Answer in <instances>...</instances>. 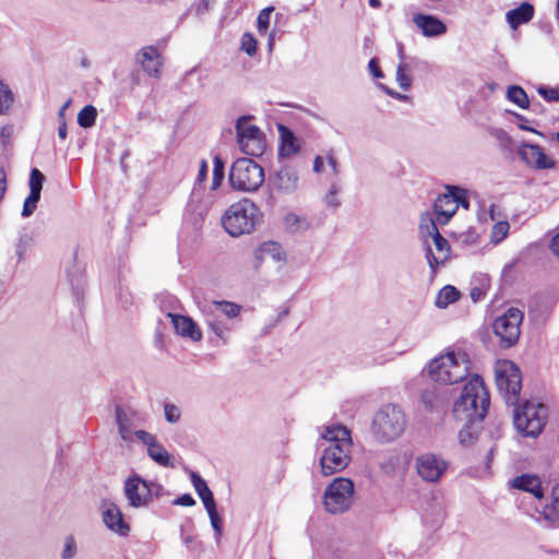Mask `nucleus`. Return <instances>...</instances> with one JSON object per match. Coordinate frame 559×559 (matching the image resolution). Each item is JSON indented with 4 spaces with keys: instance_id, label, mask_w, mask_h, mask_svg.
Listing matches in <instances>:
<instances>
[{
    "instance_id": "45",
    "label": "nucleus",
    "mask_w": 559,
    "mask_h": 559,
    "mask_svg": "<svg viewBox=\"0 0 559 559\" xmlns=\"http://www.w3.org/2000/svg\"><path fill=\"white\" fill-rule=\"evenodd\" d=\"M209 326L217 337L223 340L224 343L226 342L228 329L222 322L214 320L209 323Z\"/></svg>"
},
{
    "instance_id": "39",
    "label": "nucleus",
    "mask_w": 559,
    "mask_h": 559,
    "mask_svg": "<svg viewBox=\"0 0 559 559\" xmlns=\"http://www.w3.org/2000/svg\"><path fill=\"white\" fill-rule=\"evenodd\" d=\"M274 11L273 7H267L260 11L258 19H257V28L260 34H265L269 25H270V19L271 13Z\"/></svg>"
},
{
    "instance_id": "64",
    "label": "nucleus",
    "mask_w": 559,
    "mask_h": 559,
    "mask_svg": "<svg viewBox=\"0 0 559 559\" xmlns=\"http://www.w3.org/2000/svg\"><path fill=\"white\" fill-rule=\"evenodd\" d=\"M552 138L559 144V131L556 132Z\"/></svg>"
},
{
    "instance_id": "43",
    "label": "nucleus",
    "mask_w": 559,
    "mask_h": 559,
    "mask_svg": "<svg viewBox=\"0 0 559 559\" xmlns=\"http://www.w3.org/2000/svg\"><path fill=\"white\" fill-rule=\"evenodd\" d=\"M537 93L547 102H559V87L539 86Z\"/></svg>"
},
{
    "instance_id": "60",
    "label": "nucleus",
    "mask_w": 559,
    "mask_h": 559,
    "mask_svg": "<svg viewBox=\"0 0 559 559\" xmlns=\"http://www.w3.org/2000/svg\"><path fill=\"white\" fill-rule=\"evenodd\" d=\"M386 93L392 95L393 97H395L396 99H405L406 96L405 95H402V94H399V93H393L392 91L390 90H386Z\"/></svg>"
},
{
    "instance_id": "2",
    "label": "nucleus",
    "mask_w": 559,
    "mask_h": 559,
    "mask_svg": "<svg viewBox=\"0 0 559 559\" xmlns=\"http://www.w3.org/2000/svg\"><path fill=\"white\" fill-rule=\"evenodd\" d=\"M322 438L328 444L320 459L321 471L330 476L343 471L349 463L353 445L350 431L342 425L326 427Z\"/></svg>"
},
{
    "instance_id": "29",
    "label": "nucleus",
    "mask_w": 559,
    "mask_h": 559,
    "mask_svg": "<svg viewBox=\"0 0 559 559\" xmlns=\"http://www.w3.org/2000/svg\"><path fill=\"white\" fill-rule=\"evenodd\" d=\"M507 97L510 102L522 109L530 108V99L526 92L519 85H512L507 91Z\"/></svg>"
},
{
    "instance_id": "31",
    "label": "nucleus",
    "mask_w": 559,
    "mask_h": 559,
    "mask_svg": "<svg viewBox=\"0 0 559 559\" xmlns=\"http://www.w3.org/2000/svg\"><path fill=\"white\" fill-rule=\"evenodd\" d=\"M96 118V108L92 105H86L78 114V123L82 128H91L95 124Z\"/></svg>"
},
{
    "instance_id": "5",
    "label": "nucleus",
    "mask_w": 559,
    "mask_h": 559,
    "mask_svg": "<svg viewBox=\"0 0 559 559\" xmlns=\"http://www.w3.org/2000/svg\"><path fill=\"white\" fill-rule=\"evenodd\" d=\"M228 180L236 191L255 192L264 182V170L251 158H237L231 164Z\"/></svg>"
},
{
    "instance_id": "14",
    "label": "nucleus",
    "mask_w": 559,
    "mask_h": 559,
    "mask_svg": "<svg viewBox=\"0 0 559 559\" xmlns=\"http://www.w3.org/2000/svg\"><path fill=\"white\" fill-rule=\"evenodd\" d=\"M102 515L103 522L108 530L120 536H127L130 532V526L123 520V515L119 507L108 500L102 501Z\"/></svg>"
},
{
    "instance_id": "41",
    "label": "nucleus",
    "mask_w": 559,
    "mask_h": 559,
    "mask_svg": "<svg viewBox=\"0 0 559 559\" xmlns=\"http://www.w3.org/2000/svg\"><path fill=\"white\" fill-rule=\"evenodd\" d=\"M207 513H209V516H210V520H211V524L214 528V531L216 532V535L217 537H219L222 535V532H223V526H222V520H221V516L217 512V509H216V504L212 506V507H207L205 508Z\"/></svg>"
},
{
    "instance_id": "20",
    "label": "nucleus",
    "mask_w": 559,
    "mask_h": 559,
    "mask_svg": "<svg viewBox=\"0 0 559 559\" xmlns=\"http://www.w3.org/2000/svg\"><path fill=\"white\" fill-rule=\"evenodd\" d=\"M176 332L181 336L189 337L194 342L202 338V332L198 324L188 316L169 313Z\"/></svg>"
},
{
    "instance_id": "1",
    "label": "nucleus",
    "mask_w": 559,
    "mask_h": 559,
    "mask_svg": "<svg viewBox=\"0 0 559 559\" xmlns=\"http://www.w3.org/2000/svg\"><path fill=\"white\" fill-rule=\"evenodd\" d=\"M489 405V392L481 377L478 374L472 376L453 406L454 416L466 423L459 431V441L462 447H471L477 440V431L471 425L474 421H481L486 417Z\"/></svg>"
},
{
    "instance_id": "25",
    "label": "nucleus",
    "mask_w": 559,
    "mask_h": 559,
    "mask_svg": "<svg viewBox=\"0 0 559 559\" xmlns=\"http://www.w3.org/2000/svg\"><path fill=\"white\" fill-rule=\"evenodd\" d=\"M257 257L262 260L272 259L275 262H283L286 259V253L278 242L265 241L259 247Z\"/></svg>"
},
{
    "instance_id": "35",
    "label": "nucleus",
    "mask_w": 559,
    "mask_h": 559,
    "mask_svg": "<svg viewBox=\"0 0 559 559\" xmlns=\"http://www.w3.org/2000/svg\"><path fill=\"white\" fill-rule=\"evenodd\" d=\"M14 97L9 86L0 80V114H5L13 104Z\"/></svg>"
},
{
    "instance_id": "49",
    "label": "nucleus",
    "mask_w": 559,
    "mask_h": 559,
    "mask_svg": "<svg viewBox=\"0 0 559 559\" xmlns=\"http://www.w3.org/2000/svg\"><path fill=\"white\" fill-rule=\"evenodd\" d=\"M135 436L139 440L147 445V449L150 448V444H154L157 441L155 436L144 430H138Z\"/></svg>"
},
{
    "instance_id": "37",
    "label": "nucleus",
    "mask_w": 559,
    "mask_h": 559,
    "mask_svg": "<svg viewBox=\"0 0 559 559\" xmlns=\"http://www.w3.org/2000/svg\"><path fill=\"white\" fill-rule=\"evenodd\" d=\"M240 49L246 52L248 56L252 57L257 53L258 41L253 37L251 33H245L241 36V46Z\"/></svg>"
},
{
    "instance_id": "23",
    "label": "nucleus",
    "mask_w": 559,
    "mask_h": 559,
    "mask_svg": "<svg viewBox=\"0 0 559 559\" xmlns=\"http://www.w3.org/2000/svg\"><path fill=\"white\" fill-rule=\"evenodd\" d=\"M277 130L281 139L278 155L282 157H290L297 154L299 152V141L293 131L284 124H278Z\"/></svg>"
},
{
    "instance_id": "3",
    "label": "nucleus",
    "mask_w": 559,
    "mask_h": 559,
    "mask_svg": "<svg viewBox=\"0 0 559 559\" xmlns=\"http://www.w3.org/2000/svg\"><path fill=\"white\" fill-rule=\"evenodd\" d=\"M261 217L258 205L248 198L231 203L222 215V226L231 237L251 234Z\"/></svg>"
},
{
    "instance_id": "46",
    "label": "nucleus",
    "mask_w": 559,
    "mask_h": 559,
    "mask_svg": "<svg viewBox=\"0 0 559 559\" xmlns=\"http://www.w3.org/2000/svg\"><path fill=\"white\" fill-rule=\"evenodd\" d=\"M431 223H435L436 225L438 224L437 219L435 221L430 217L429 214H426L421 217L419 227H420V230L423 231V234L433 237L435 230L432 229V227L430 225Z\"/></svg>"
},
{
    "instance_id": "40",
    "label": "nucleus",
    "mask_w": 559,
    "mask_h": 559,
    "mask_svg": "<svg viewBox=\"0 0 559 559\" xmlns=\"http://www.w3.org/2000/svg\"><path fill=\"white\" fill-rule=\"evenodd\" d=\"M39 199H40V194L29 192L28 197L25 199L24 204H23L22 216H24V217L31 216L34 213V211L36 210Z\"/></svg>"
},
{
    "instance_id": "13",
    "label": "nucleus",
    "mask_w": 559,
    "mask_h": 559,
    "mask_svg": "<svg viewBox=\"0 0 559 559\" xmlns=\"http://www.w3.org/2000/svg\"><path fill=\"white\" fill-rule=\"evenodd\" d=\"M448 467L449 463L447 461L438 459L431 453L423 454L416 460L418 475L428 483H437Z\"/></svg>"
},
{
    "instance_id": "54",
    "label": "nucleus",
    "mask_w": 559,
    "mask_h": 559,
    "mask_svg": "<svg viewBox=\"0 0 559 559\" xmlns=\"http://www.w3.org/2000/svg\"><path fill=\"white\" fill-rule=\"evenodd\" d=\"M175 504L182 506V507H192L195 504V500L193 497L189 493H185L180 497H178L175 501Z\"/></svg>"
},
{
    "instance_id": "19",
    "label": "nucleus",
    "mask_w": 559,
    "mask_h": 559,
    "mask_svg": "<svg viewBox=\"0 0 559 559\" xmlns=\"http://www.w3.org/2000/svg\"><path fill=\"white\" fill-rule=\"evenodd\" d=\"M510 485L514 489L532 493L536 499L544 498L542 480L537 475L522 474L520 476L514 477L511 480Z\"/></svg>"
},
{
    "instance_id": "53",
    "label": "nucleus",
    "mask_w": 559,
    "mask_h": 559,
    "mask_svg": "<svg viewBox=\"0 0 559 559\" xmlns=\"http://www.w3.org/2000/svg\"><path fill=\"white\" fill-rule=\"evenodd\" d=\"M32 239L27 236L21 237L17 243L16 252L20 258L23 257V254L26 252L28 247L31 246Z\"/></svg>"
},
{
    "instance_id": "42",
    "label": "nucleus",
    "mask_w": 559,
    "mask_h": 559,
    "mask_svg": "<svg viewBox=\"0 0 559 559\" xmlns=\"http://www.w3.org/2000/svg\"><path fill=\"white\" fill-rule=\"evenodd\" d=\"M447 189H452L453 194H455V203H457V207L461 205L465 210L469 209L466 190L454 186H448Z\"/></svg>"
},
{
    "instance_id": "12",
    "label": "nucleus",
    "mask_w": 559,
    "mask_h": 559,
    "mask_svg": "<svg viewBox=\"0 0 559 559\" xmlns=\"http://www.w3.org/2000/svg\"><path fill=\"white\" fill-rule=\"evenodd\" d=\"M162 490V485L147 481L138 475L129 477L124 483V495L133 508L147 506Z\"/></svg>"
},
{
    "instance_id": "34",
    "label": "nucleus",
    "mask_w": 559,
    "mask_h": 559,
    "mask_svg": "<svg viewBox=\"0 0 559 559\" xmlns=\"http://www.w3.org/2000/svg\"><path fill=\"white\" fill-rule=\"evenodd\" d=\"M213 305L215 308L228 319H233L239 316L241 311V306L231 301H214Z\"/></svg>"
},
{
    "instance_id": "51",
    "label": "nucleus",
    "mask_w": 559,
    "mask_h": 559,
    "mask_svg": "<svg viewBox=\"0 0 559 559\" xmlns=\"http://www.w3.org/2000/svg\"><path fill=\"white\" fill-rule=\"evenodd\" d=\"M509 228H510V225L508 222H499V223L495 224L492 234L495 236L500 235V239H503L507 236Z\"/></svg>"
},
{
    "instance_id": "57",
    "label": "nucleus",
    "mask_w": 559,
    "mask_h": 559,
    "mask_svg": "<svg viewBox=\"0 0 559 559\" xmlns=\"http://www.w3.org/2000/svg\"><path fill=\"white\" fill-rule=\"evenodd\" d=\"M550 249L552 253L559 258V233L552 238Z\"/></svg>"
},
{
    "instance_id": "16",
    "label": "nucleus",
    "mask_w": 559,
    "mask_h": 559,
    "mask_svg": "<svg viewBox=\"0 0 559 559\" xmlns=\"http://www.w3.org/2000/svg\"><path fill=\"white\" fill-rule=\"evenodd\" d=\"M136 61L143 71L153 78H159L163 70V57L155 46L143 47L136 53Z\"/></svg>"
},
{
    "instance_id": "22",
    "label": "nucleus",
    "mask_w": 559,
    "mask_h": 559,
    "mask_svg": "<svg viewBox=\"0 0 559 559\" xmlns=\"http://www.w3.org/2000/svg\"><path fill=\"white\" fill-rule=\"evenodd\" d=\"M414 23L419 27L425 36H439L447 32L444 23L436 16L426 14L414 15Z\"/></svg>"
},
{
    "instance_id": "18",
    "label": "nucleus",
    "mask_w": 559,
    "mask_h": 559,
    "mask_svg": "<svg viewBox=\"0 0 559 559\" xmlns=\"http://www.w3.org/2000/svg\"><path fill=\"white\" fill-rule=\"evenodd\" d=\"M430 225L435 230V236L432 237V240L438 252V255L432 254L431 249L428 248L427 259L430 269L432 270V272H436L438 266L449 259L451 253V247L449 241L440 234L437 225L435 223H431Z\"/></svg>"
},
{
    "instance_id": "38",
    "label": "nucleus",
    "mask_w": 559,
    "mask_h": 559,
    "mask_svg": "<svg viewBox=\"0 0 559 559\" xmlns=\"http://www.w3.org/2000/svg\"><path fill=\"white\" fill-rule=\"evenodd\" d=\"M44 180H45V177L39 169H37V168L32 169L31 175H29V192L40 194Z\"/></svg>"
},
{
    "instance_id": "11",
    "label": "nucleus",
    "mask_w": 559,
    "mask_h": 559,
    "mask_svg": "<svg viewBox=\"0 0 559 559\" xmlns=\"http://www.w3.org/2000/svg\"><path fill=\"white\" fill-rule=\"evenodd\" d=\"M523 319V311L511 307L493 321V333L499 337L502 348H510L518 343Z\"/></svg>"
},
{
    "instance_id": "30",
    "label": "nucleus",
    "mask_w": 559,
    "mask_h": 559,
    "mask_svg": "<svg viewBox=\"0 0 559 559\" xmlns=\"http://www.w3.org/2000/svg\"><path fill=\"white\" fill-rule=\"evenodd\" d=\"M225 177V164L223 159L215 155L213 158V171L210 189L216 191L223 183Z\"/></svg>"
},
{
    "instance_id": "7",
    "label": "nucleus",
    "mask_w": 559,
    "mask_h": 559,
    "mask_svg": "<svg viewBox=\"0 0 559 559\" xmlns=\"http://www.w3.org/2000/svg\"><path fill=\"white\" fill-rule=\"evenodd\" d=\"M547 409L538 403L526 402L514 412V425L516 429L527 437L538 436L546 423Z\"/></svg>"
},
{
    "instance_id": "10",
    "label": "nucleus",
    "mask_w": 559,
    "mask_h": 559,
    "mask_svg": "<svg viewBox=\"0 0 559 559\" xmlns=\"http://www.w3.org/2000/svg\"><path fill=\"white\" fill-rule=\"evenodd\" d=\"M354 495V483L349 478L337 477L325 489L323 503L330 513H343L349 509Z\"/></svg>"
},
{
    "instance_id": "50",
    "label": "nucleus",
    "mask_w": 559,
    "mask_h": 559,
    "mask_svg": "<svg viewBox=\"0 0 559 559\" xmlns=\"http://www.w3.org/2000/svg\"><path fill=\"white\" fill-rule=\"evenodd\" d=\"M207 169H209V166H207L206 159H201L200 164H199V171L197 175V183L198 185H202L206 180Z\"/></svg>"
},
{
    "instance_id": "52",
    "label": "nucleus",
    "mask_w": 559,
    "mask_h": 559,
    "mask_svg": "<svg viewBox=\"0 0 559 559\" xmlns=\"http://www.w3.org/2000/svg\"><path fill=\"white\" fill-rule=\"evenodd\" d=\"M70 104V100H68L63 107L61 108L60 112H59V116L61 118H63V111L64 109L68 107V105ZM67 123H66V120L62 119V121L60 122L59 124V128H58V136L61 139V140H66L67 138Z\"/></svg>"
},
{
    "instance_id": "44",
    "label": "nucleus",
    "mask_w": 559,
    "mask_h": 559,
    "mask_svg": "<svg viewBox=\"0 0 559 559\" xmlns=\"http://www.w3.org/2000/svg\"><path fill=\"white\" fill-rule=\"evenodd\" d=\"M164 413H165V418L168 423L175 424L180 418V411L174 404L166 403L164 406Z\"/></svg>"
},
{
    "instance_id": "26",
    "label": "nucleus",
    "mask_w": 559,
    "mask_h": 559,
    "mask_svg": "<svg viewBox=\"0 0 559 559\" xmlns=\"http://www.w3.org/2000/svg\"><path fill=\"white\" fill-rule=\"evenodd\" d=\"M542 514L550 524H559V484L554 486L551 490V501L544 507Z\"/></svg>"
},
{
    "instance_id": "48",
    "label": "nucleus",
    "mask_w": 559,
    "mask_h": 559,
    "mask_svg": "<svg viewBox=\"0 0 559 559\" xmlns=\"http://www.w3.org/2000/svg\"><path fill=\"white\" fill-rule=\"evenodd\" d=\"M421 402L426 408H432L437 402V394L433 391H424L420 395Z\"/></svg>"
},
{
    "instance_id": "24",
    "label": "nucleus",
    "mask_w": 559,
    "mask_h": 559,
    "mask_svg": "<svg viewBox=\"0 0 559 559\" xmlns=\"http://www.w3.org/2000/svg\"><path fill=\"white\" fill-rule=\"evenodd\" d=\"M534 5L528 2L521 3L518 8L507 12V21L509 25L515 29L520 25L530 22L534 16Z\"/></svg>"
},
{
    "instance_id": "27",
    "label": "nucleus",
    "mask_w": 559,
    "mask_h": 559,
    "mask_svg": "<svg viewBox=\"0 0 559 559\" xmlns=\"http://www.w3.org/2000/svg\"><path fill=\"white\" fill-rule=\"evenodd\" d=\"M191 480L198 496L204 504V508L216 504L212 491L210 490L206 481L201 476H199L197 473H192Z\"/></svg>"
},
{
    "instance_id": "59",
    "label": "nucleus",
    "mask_w": 559,
    "mask_h": 559,
    "mask_svg": "<svg viewBox=\"0 0 559 559\" xmlns=\"http://www.w3.org/2000/svg\"><path fill=\"white\" fill-rule=\"evenodd\" d=\"M313 170L316 173H321L323 170V158L321 156H317L314 158Z\"/></svg>"
},
{
    "instance_id": "56",
    "label": "nucleus",
    "mask_w": 559,
    "mask_h": 559,
    "mask_svg": "<svg viewBox=\"0 0 559 559\" xmlns=\"http://www.w3.org/2000/svg\"><path fill=\"white\" fill-rule=\"evenodd\" d=\"M7 191V175L3 168H0V202L4 198Z\"/></svg>"
},
{
    "instance_id": "4",
    "label": "nucleus",
    "mask_w": 559,
    "mask_h": 559,
    "mask_svg": "<svg viewBox=\"0 0 559 559\" xmlns=\"http://www.w3.org/2000/svg\"><path fill=\"white\" fill-rule=\"evenodd\" d=\"M467 358L456 357L453 352L432 359L428 366L429 378L440 384H455L463 381L469 372Z\"/></svg>"
},
{
    "instance_id": "36",
    "label": "nucleus",
    "mask_w": 559,
    "mask_h": 559,
    "mask_svg": "<svg viewBox=\"0 0 559 559\" xmlns=\"http://www.w3.org/2000/svg\"><path fill=\"white\" fill-rule=\"evenodd\" d=\"M408 72L409 68L406 63H400L396 68V81L404 91H407L412 85V79Z\"/></svg>"
},
{
    "instance_id": "9",
    "label": "nucleus",
    "mask_w": 559,
    "mask_h": 559,
    "mask_svg": "<svg viewBox=\"0 0 559 559\" xmlns=\"http://www.w3.org/2000/svg\"><path fill=\"white\" fill-rule=\"evenodd\" d=\"M252 117L242 116L236 122V134L240 150L249 156H260L265 150L263 132L251 122Z\"/></svg>"
},
{
    "instance_id": "8",
    "label": "nucleus",
    "mask_w": 559,
    "mask_h": 559,
    "mask_svg": "<svg viewBox=\"0 0 559 559\" xmlns=\"http://www.w3.org/2000/svg\"><path fill=\"white\" fill-rule=\"evenodd\" d=\"M496 383L498 390L510 404L519 402L522 388V373L520 368L511 360L499 361L496 366Z\"/></svg>"
},
{
    "instance_id": "17",
    "label": "nucleus",
    "mask_w": 559,
    "mask_h": 559,
    "mask_svg": "<svg viewBox=\"0 0 559 559\" xmlns=\"http://www.w3.org/2000/svg\"><path fill=\"white\" fill-rule=\"evenodd\" d=\"M455 194L452 189H448L447 193L440 194L433 204V212L436 219L440 225H447L457 211V203H455Z\"/></svg>"
},
{
    "instance_id": "28",
    "label": "nucleus",
    "mask_w": 559,
    "mask_h": 559,
    "mask_svg": "<svg viewBox=\"0 0 559 559\" xmlns=\"http://www.w3.org/2000/svg\"><path fill=\"white\" fill-rule=\"evenodd\" d=\"M147 453L152 460L164 467H174V463L170 460L168 451L159 442L150 444Z\"/></svg>"
},
{
    "instance_id": "62",
    "label": "nucleus",
    "mask_w": 559,
    "mask_h": 559,
    "mask_svg": "<svg viewBox=\"0 0 559 559\" xmlns=\"http://www.w3.org/2000/svg\"><path fill=\"white\" fill-rule=\"evenodd\" d=\"M520 128L522 130H526V131H530V132L538 133L535 129L526 127V123L520 124Z\"/></svg>"
},
{
    "instance_id": "58",
    "label": "nucleus",
    "mask_w": 559,
    "mask_h": 559,
    "mask_svg": "<svg viewBox=\"0 0 559 559\" xmlns=\"http://www.w3.org/2000/svg\"><path fill=\"white\" fill-rule=\"evenodd\" d=\"M326 162H328L329 166L331 167L332 173L335 175L337 173V162H336L335 157L333 155L329 154L326 156Z\"/></svg>"
},
{
    "instance_id": "15",
    "label": "nucleus",
    "mask_w": 559,
    "mask_h": 559,
    "mask_svg": "<svg viewBox=\"0 0 559 559\" xmlns=\"http://www.w3.org/2000/svg\"><path fill=\"white\" fill-rule=\"evenodd\" d=\"M519 155L528 166L536 169H551L556 165L555 160L537 144H522L519 147Z\"/></svg>"
},
{
    "instance_id": "55",
    "label": "nucleus",
    "mask_w": 559,
    "mask_h": 559,
    "mask_svg": "<svg viewBox=\"0 0 559 559\" xmlns=\"http://www.w3.org/2000/svg\"><path fill=\"white\" fill-rule=\"evenodd\" d=\"M368 68L371 72V74L379 79V78H383V72L382 70L380 69L379 67V63H378V60L376 58H372L369 63H368Z\"/></svg>"
},
{
    "instance_id": "47",
    "label": "nucleus",
    "mask_w": 559,
    "mask_h": 559,
    "mask_svg": "<svg viewBox=\"0 0 559 559\" xmlns=\"http://www.w3.org/2000/svg\"><path fill=\"white\" fill-rule=\"evenodd\" d=\"M75 555V540L73 536L66 537L64 549L62 551L63 559H71Z\"/></svg>"
},
{
    "instance_id": "33",
    "label": "nucleus",
    "mask_w": 559,
    "mask_h": 559,
    "mask_svg": "<svg viewBox=\"0 0 559 559\" xmlns=\"http://www.w3.org/2000/svg\"><path fill=\"white\" fill-rule=\"evenodd\" d=\"M460 298V292L454 286H444L437 298V306L445 307Z\"/></svg>"
},
{
    "instance_id": "63",
    "label": "nucleus",
    "mask_w": 559,
    "mask_h": 559,
    "mask_svg": "<svg viewBox=\"0 0 559 559\" xmlns=\"http://www.w3.org/2000/svg\"><path fill=\"white\" fill-rule=\"evenodd\" d=\"M520 128L522 130H526V131H530V132L538 133L535 129L526 127V123L520 124Z\"/></svg>"
},
{
    "instance_id": "61",
    "label": "nucleus",
    "mask_w": 559,
    "mask_h": 559,
    "mask_svg": "<svg viewBox=\"0 0 559 559\" xmlns=\"http://www.w3.org/2000/svg\"><path fill=\"white\" fill-rule=\"evenodd\" d=\"M369 2V5L372 7V8H380L381 7V1L380 0H368Z\"/></svg>"
},
{
    "instance_id": "32",
    "label": "nucleus",
    "mask_w": 559,
    "mask_h": 559,
    "mask_svg": "<svg viewBox=\"0 0 559 559\" xmlns=\"http://www.w3.org/2000/svg\"><path fill=\"white\" fill-rule=\"evenodd\" d=\"M285 228L290 233H297L299 230L307 229L309 223L306 218L298 216L295 213H288L284 217Z\"/></svg>"
},
{
    "instance_id": "21",
    "label": "nucleus",
    "mask_w": 559,
    "mask_h": 559,
    "mask_svg": "<svg viewBox=\"0 0 559 559\" xmlns=\"http://www.w3.org/2000/svg\"><path fill=\"white\" fill-rule=\"evenodd\" d=\"M298 173L294 167L290 166L281 167L274 177L275 188L286 193L295 191L298 187Z\"/></svg>"
},
{
    "instance_id": "6",
    "label": "nucleus",
    "mask_w": 559,
    "mask_h": 559,
    "mask_svg": "<svg viewBox=\"0 0 559 559\" xmlns=\"http://www.w3.org/2000/svg\"><path fill=\"white\" fill-rule=\"evenodd\" d=\"M406 428L404 412L396 405H386L373 417L372 432L380 442H391Z\"/></svg>"
}]
</instances>
